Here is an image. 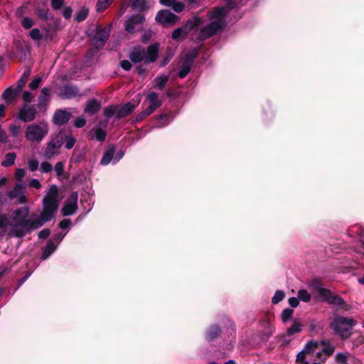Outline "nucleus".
I'll list each match as a JSON object with an SVG mask.
<instances>
[{"label":"nucleus","instance_id":"nucleus-4","mask_svg":"<svg viewBox=\"0 0 364 364\" xmlns=\"http://www.w3.org/2000/svg\"><path fill=\"white\" fill-rule=\"evenodd\" d=\"M59 203L58 188L56 185H52L43 199V210L40 213V217L35 219V224L38 225V228L54 218Z\"/></svg>","mask_w":364,"mask_h":364},{"label":"nucleus","instance_id":"nucleus-16","mask_svg":"<svg viewBox=\"0 0 364 364\" xmlns=\"http://www.w3.org/2000/svg\"><path fill=\"white\" fill-rule=\"evenodd\" d=\"M221 333V328L218 325H211L205 332V339L211 342L218 338Z\"/></svg>","mask_w":364,"mask_h":364},{"label":"nucleus","instance_id":"nucleus-26","mask_svg":"<svg viewBox=\"0 0 364 364\" xmlns=\"http://www.w3.org/2000/svg\"><path fill=\"white\" fill-rule=\"evenodd\" d=\"M78 206H75L73 204H69L65 201V203L61 209V213L63 216H69L74 215L77 210Z\"/></svg>","mask_w":364,"mask_h":364},{"label":"nucleus","instance_id":"nucleus-13","mask_svg":"<svg viewBox=\"0 0 364 364\" xmlns=\"http://www.w3.org/2000/svg\"><path fill=\"white\" fill-rule=\"evenodd\" d=\"M110 33V28L105 27L97 31L94 38L93 43L97 48L103 47L105 43L107 41Z\"/></svg>","mask_w":364,"mask_h":364},{"label":"nucleus","instance_id":"nucleus-35","mask_svg":"<svg viewBox=\"0 0 364 364\" xmlns=\"http://www.w3.org/2000/svg\"><path fill=\"white\" fill-rule=\"evenodd\" d=\"M318 347V343L317 341L311 340L309 341L304 346L303 349L304 352L308 354L313 353L317 348Z\"/></svg>","mask_w":364,"mask_h":364},{"label":"nucleus","instance_id":"nucleus-5","mask_svg":"<svg viewBox=\"0 0 364 364\" xmlns=\"http://www.w3.org/2000/svg\"><path fill=\"white\" fill-rule=\"evenodd\" d=\"M357 324V321L353 318L334 315L330 327L343 340L348 338L352 334V328Z\"/></svg>","mask_w":364,"mask_h":364},{"label":"nucleus","instance_id":"nucleus-24","mask_svg":"<svg viewBox=\"0 0 364 364\" xmlns=\"http://www.w3.org/2000/svg\"><path fill=\"white\" fill-rule=\"evenodd\" d=\"M57 245H55L52 240H48L46 246L43 248L41 254V259L45 260L48 259L56 250Z\"/></svg>","mask_w":364,"mask_h":364},{"label":"nucleus","instance_id":"nucleus-54","mask_svg":"<svg viewBox=\"0 0 364 364\" xmlns=\"http://www.w3.org/2000/svg\"><path fill=\"white\" fill-rule=\"evenodd\" d=\"M25 170L23 168H17L16 171L15 178L18 182L22 181V178L25 176Z\"/></svg>","mask_w":364,"mask_h":364},{"label":"nucleus","instance_id":"nucleus-39","mask_svg":"<svg viewBox=\"0 0 364 364\" xmlns=\"http://www.w3.org/2000/svg\"><path fill=\"white\" fill-rule=\"evenodd\" d=\"M285 298V293L282 290H277L274 296L272 298V302L274 304H277Z\"/></svg>","mask_w":364,"mask_h":364},{"label":"nucleus","instance_id":"nucleus-31","mask_svg":"<svg viewBox=\"0 0 364 364\" xmlns=\"http://www.w3.org/2000/svg\"><path fill=\"white\" fill-rule=\"evenodd\" d=\"M16 155L14 152L7 153L5 155V159L2 161L1 166L4 167H9L14 164Z\"/></svg>","mask_w":364,"mask_h":364},{"label":"nucleus","instance_id":"nucleus-7","mask_svg":"<svg viewBox=\"0 0 364 364\" xmlns=\"http://www.w3.org/2000/svg\"><path fill=\"white\" fill-rule=\"evenodd\" d=\"M201 23L202 19L200 17L195 16L182 27L174 30L172 33V38L174 40L180 41L186 34H188L191 29H193L195 27L200 26Z\"/></svg>","mask_w":364,"mask_h":364},{"label":"nucleus","instance_id":"nucleus-58","mask_svg":"<svg viewBox=\"0 0 364 364\" xmlns=\"http://www.w3.org/2000/svg\"><path fill=\"white\" fill-rule=\"evenodd\" d=\"M20 129H21L20 126L16 125V124H11L10 128H9L11 134L14 136H16L18 135V134L19 133Z\"/></svg>","mask_w":364,"mask_h":364},{"label":"nucleus","instance_id":"nucleus-1","mask_svg":"<svg viewBox=\"0 0 364 364\" xmlns=\"http://www.w3.org/2000/svg\"><path fill=\"white\" fill-rule=\"evenodd\" d=\"M29 209L20 207L11 212L9 217L10 229L7 235L9 237L21 238L29 234L32 230L38 229L35 219L29 218Z\"/></svg>","mask_w":364,"mask_h":364},{"label":"nucleus","instance_id":"nucleus-45","mask_svg":"<svg viewBox=\"0 0 364 364\" xmlns=\"http://www.w3.org/2000/svg\"><path fill=\"white\" fill-rule=\"evenodd\" d=\"M55 171L58 177H60L64 173V164L63 161H58L55 165Z\"/></svg>","mask_w":364,"mask_h":364},{"label":"nucleus","instance_id":"nucleus-61","mask_svg":"<svg viewBox=\"0 0 364 364\" xmlns=\"http://www.w3.org/2000/svg\"><path fill=\"white\" fill-rule=\"evenodd\" d=\"M289 304L292 308H296L299 304V301L298 297H291L289 299Z\"/></svg>","mask_w":364,"mask_h":364},{"label":"nucleus","instance_id":"nucleus-8","mask_svg":"<svg viewBox=\"0 0 364 364\" xmlns=\"http://www.w3.org/2000/svg\"><path fill=\"white\" fill-rule=\"evenodd\" d=\"M324 301L337 307V309H343L348 311L350 306L344 301V299L338 294H334L331 290L330 294H326V296L321 297Z\"/></svg>","mask_w":364,"mask_h":364},{"label":"nucleus","instance_id":"nucleus-49","mask_svg":"<svg viewBox=\"0 0 364 364\" xmlns=\"http://www.w3.org/2000/svg\"><path fill=\"white\" fill-rule=\"evenodd\" d=\"M21 24L23 26V28L28 29L33 26L34 21L32 18L26 17L22 19Z\"/></svg>","mask_w":364,"mask_h":364},{"label":"nucleus","instance_id":"nucleus-48","mask_svg":"<svg viewBox=\"0 0 364 364\" xmlns=\"http://www.w3.org/2000/svg\"><path fill=\"white\" fill-rule=\"evenodd\" d=\"M72 224V221L70 219L66 218L61 220L59 224L58 227L62 230H66L69 229L70 225Z\"/></svg>","mask_w":364,"mask_h":364},{"label":"nucleus","instance_id":"nucleus-11","mask_svg":"<svg viewBox=\"0 0 364 364\" xmlns=\"http://www.w3.org/2000/svg\"><path fill=\"white\" fill-rule=\"evenodd\" d=\"M134 109V105L128 102L124 105H110L107 107L103 114H131Z\"/></svg>","mask_w":364,"mask_h":364},{"label":"nucleus","instance_id":"nucleus-53","mask_svg":"<svg viewBox=\"0 0 364 364\" xmlns=\"http://www.w3.org/2000/svg\"><path fill=\"white\" fill-rule=\"evenodd\" d=\"M86 124V120L83 117H78L74 122V125L77 128H82Z\"/></svg>","mask_w":364,"mask_h":364},{"label":"nucleus","instance_id":"nucleus-19","mask_svg":"<svg viewBox=\"0 0 364 364\" xmlns=\"http://www.w3.org/2000/svg\"><path fill=\"white\" fill-rule=\"evenodd\" d=\"M311 287L318 292L320 297L326 296V294H330V289L323 288L322 282L318 278H315L311 281Z\"/></svg>","mask_w":364,"mask_h":364},{"label":"nucleus","instance_id":"nucleus-57","mask_svg":"<svg viewBox=\"0 0 364 364\" xmlns=\"http://www.w3.org/2000/svg\"><path fill=\"white\" fill-rule=\"evenodd\" d=\"M335 348L333 346H331V345H328V346H325L322 352H323L326 355L331 356L334 353Z\"/></svg>","mask_w":364,"mask_h":364},{"label":"nucleus","instance_id":"nucleus-21","mask_svg":"<svg viewBox=\"0 0 364 364\" xmlns=\"http://www.w3.org/2000/svg\"><path fill=\"white\" fill-rule=\"evenodd\" d=\"M77 95V90L73 86L65 85L60 89V96L70 99Z\"/></svg>","mask_w":364,"mask_h":364},{"label":"nucleus","instance_id":"nucleus-12","mask_svg":"<svg viewBox=\"0 0 364 364\" xmlns=\"http://www.w3.org/2000/svg\"><path fill=\"white\" fill-rule=\"evenodd\" d=\"M156 20L164 26L174 24L177 20V16L168 10H161L158 12Z\"/></svg>","mask_w":364,"mask_h":364},{"label":"nucleus","instance_id":"nucleus-60","mask_svg":"<svg viewBox=\"0 0 364 364\" xmlns=\"http://www.w3.org/2000/svg\"><path fill=\"white\" fill-rule=\"evenodd\" d=\"M65 235V234H63L62 232H58L54 235L52 241H53V242H57L56 245H58L63 240Z\"/></svg>","mask_w":364,"mask_h":364},{"label":"nucleus","instance_id":"nucleus-56","mask_svg":"<svg viewBox=\"0 0 364 364\" xmlns=\"http://www.w3.org/2000/svg\"><path fill=\"white\" fill-rule=\"evenodd\" d=\"M50 235V230L48 228H45L38 232V237L40 239H47Z\"/></svg>","mask_w":364,"mask_h":364},{"label":"nucleus","instance_id":"nucleus-59","mask_svg":"<svg viewBox=\"0 0 364 364\" xmlns=\"http://www.w3.org/2000/svg\"><path fill=\"white\" fill-rule=\"evenodd\" d=\"M63 5V0H51V6L54 9H60Z\"/></svg>","mask_w":364,"mask_h":364},{"label":"nucleus","instance_id":"nucleus-47","mask_svg":"<svg viewBox=\"0 0 364 364\" xmlns=\"http://www.w3.org/2000/svg\"><path fill=\"white\" fill-rule=\"evenodd\" d=\"M42 81H43V77H37L35 79H33L32 80V82L29 84V87L31 90H36V89H37L40 86V85L41 84Z\"/></svg>","mask_w":364,"mask_h":364},{"label":"nucleus","instance_id":"nucleus-52","mask_svg":"<svg viewBox=\"0 0 364 364\" xmlns=\"http://www.w3.org/2000/svg\"><path fill=\"white\" fill-rule=\"evenodd\" d=\"M105 118L104 119H102L99 122V123L95 127H100L102 129H105L107 127V124L109 123V119L111 117H113L114 115H105Z\"/></svg>","mask_w":364,"mask_h":364},{"label":"nucleus","instance_id":"nucleus-20","mask_svg":"<svg viewBox=\"0 0 364 364\" xmlns=\"http://www.w3.org/2000/svg\"><path fill=\"white\" fill-rule=\"evenodd\" d=\"M114 154L115 146L113 145H109L106 151L104 153L100 161V164L104 166L108 165L112 159H114Z\"/></svg>","mask_w":364,"mask_h":364},{"label":"nucleus","instance_id":"nucleus-33","mask_svg":"<svg viewBox=\"0 0 364 364\" xmlns=\"http://www.w3.org/2000/svg\"><path fill=\"white\" fill-rule=\"evenodd\" d=\"M294 314V310L289 308H287L284 309L282 312L281 319L284 323H286L287 321H290L292 318Z\"/></svg>","mask_w":364,"mask_h":364},{"label":"nucleus","instance_id":"nucleus-36","mask_svg":"<svg viewBox=\"0 0 364 364\" xmlns=\"http://www.w3.org/2000/svg\"><path fill=\"white\" fill-rule=\"evenodd\" d=\"M168 80V77L166 75L159 76L155 79L156 87L159 90H163Z\"/></svg>","mask_w":364,"mask_h":364},{"label":"nucleus","instance_id":"nucleus-46","mask_svg":"<svg viewBox=\"0 0 364 364\" xmlns=\"http://www.w3.org/2000/svg\"><path fill=\"white\" fill-rule=\"evenodd\" d=\"M28 168L31 171L33 172L38 168L39 163L37 159H29L28 161Z\"/></svg>","mask_w":364,"mask_h":364},{"label":"nucleus","instance_id":"nucleus-9","mask_svg":"<svg viewBox=\"0 0 364 364\" xmlns=\"http://www.w3.org/2000/svg\"><path fill=\"white\" fill-rule=\"evenodd\" d=\"M144 17L139 14L132 16L127 20L125 23V29L129 33H134L142 28Z\"/></svg>","mask_w":364,"mask_h":364},{"label":"nucleus","instance_id":"nucleus-10","mask_svg":"<svg viewBox=\"0 0 364 364\" xmlns=\"http://www.w3.org/2000/svg\"><path fill=\"white\" fill-rule=\"evenodd\" d=\"M47 132L38 125L33 124L28 127L26 137L30 141H39L42 140Z\"/></svg>","mask_w":364,"mask_h":364},{"label":"nucleus","instance_id":"nucleus-62","mask_svg":"<svg viewBox=\"0 0 364 364\" xmlns=\"http://www.w3.org/2000/svg\"><path fill=\"white\" fill-rule=\"evenodd\" d=\"M29 186L31 188H35L36 189H39L41 187V184L38 179L33 178L30 181Z\"/></svg>","mask_w":364,"mask_h":364},{"label":"nucleus","instance_id":"nucleus-51","mask_svg":"<svg viewBox=\"0 0 364 364\" xmlns=\"http://www.w3.org/2000/svg\"><path fill=\"white\" fill-rule=\"evenodd\" d=\"M348 357L343 353H338L336 355V361L338 363L346 364Z\"/></svg>","mask_w":364,"mask_h":364},{"label":"nucleus","instance_id":"nucleus-23","mask_svg":"<svg viewBox=\"0 0 364 364\" xmlns=\"http://www.w3.org/2000/svg\"><path fill=\"white\" fill-rule=\"evenodd\" d=\"M59 148L58 146L55 145L52 142L49 141L47 144L46 148L45 149V156L48 159H51L55 155L59 154Z\"/></svg>","mask_w":364,"mask_h":364},{"label":"nucleus","instance_id":"nucleus-64","mask_svg":"<svg viewBox=\"0 0 364 364\" xmlns=\"http://www.w3.org/2000/svg\"><path fill=\"white\" fill-rule=\"evenodd\" d=\"M121 65V67L124 70H129L132 68V64L129 61V60H124L121 62L120 63Z\"/></svg>","mask_w":364,"mask_h":364},{"label":"nucleus","instance_id":"nucleus-63","mask_svg":"<svg viewBox=\"0 0 364 364\" xmlns=\"http://www.w3.org/2000/svg\"><path fill=\"white\" fill-rule=\"evenodd\" d=\"M132 5L139 9H144V0H132Z\"/></svg>","mask_w":364,"mask_h":364},{"label":"nucleus","instance_id":"nucleus-6","mask_svg":"<svg viewBox=\"0 0 364 364\" xmlns=\"http://www.w3.org/2000/svg\"><path fill=\"white\" fill-rule=\"evenodd\" d=\"M159 44L154 43L148 47L147 51L143 48H135L129 55L130 60L134 63L144 60L145 63H152L158 58Z\"/></svg>","mask_w":364,"mask_h":364},{"label":"nucleus","instance_id":"nucleus-38","mask_svg":"<svg viewBox=\"0 0 364 364\" xmlns=\"http://www.w3.org/2000/svg\"><path fill=\"white\" fill-rule=\"evenodd\" d=\"M113 1V0H98L96 8L97 11L102 12L105 11Z\"/></svg>","mask_w":364,"mask_h":364},{"label":"nucleus","instance_id":"nucleus-44","mask_svg":"<svg viewBox=\"0 0 364 364\" xmlns=\"http://www.w3.org/2000/svg\"><path fill=\"white\" fill-rule=\"evenodd\" d=\"M30 37L35 41H39L42 38V34L41 33L39 29L33 28L29 32Z\"/></svg>","mask_w":364,"mask_h":364},{"label":"nucleus","instance_id":"nucleus-50","mask_svg":"<svg viewBox=\"0 0 364 364\" xmlns=\"http://www.w3.org/2000/svg\"><path fill=\"white\" fill-rule=\"evenodd\" d=\"M41 169L43 173H47L52 171L53 166L49 162L43 161L41 164Z\"/></svg>","mask_w":364,"mask_h":364},{"label":"nucleus","instance_id":"nucleus-3","mask_svg":"<svg viewBox=\"0 0 364 364\" xmlns=\"http://www.w3.org/2000/svg\"><path fill=\"white\" fill-rule=\"evenodd\" d=\"M59 203L58 188L56 185H52L43 199V210L40 213V217L35 219V224L38 225V228L54 218Z\"/></svg>","mask_w":364,"mask_h":364},{"label":"nucleus","instance_id":"nucleus-37","mask_svg":"<svg viewBox=\"0 0 364 364\" xmlns=\"http://www.w3.org/2000/svg\"><path fill=\"white\" fill-rule=\"evenodd\" d=\"M170 115H156V125L158 127H162L169 123L168 117Z\"/></svg>","mask_w":364,"mask_h":364},{"label":"nucleus","instance_id":"nucleus-17","mask_svg":"<svg viewBox=\"0 0 364 364\" xmlns=\"http://www.w3.org/2000/svg\"><path fill=\"white\" fill-rule=\"evenodd\" d=\"M100 102L95 99H92L87 102L84 112L85 114H95L100 111Z\"/></svg>","mask_w":364,"mask_h":364},{"label":"nucleus","instance_id":"nucleus-2","mask_svg":"<svg viewBox=\"0 0 364 364\" xmlns=\"http://www.w3.org/2000/svg\"><path fill=\"white\" fill-rule=\"evenodd\" d=\"M234 6V3L229 2L226 7H217L210 12L209 23L200 29L198 38L200 41H204L222 30L225 25V16Z\"/></svg>","mask_w":364,"mask_h":364},{"label":"nucleus","instance_id":"nucleus-42","mask_svg":"<svg viewBox=\"0 0 364 364\" xmlns=\"http://www.w3.org/2000/svg\"><path fill=\"white\" fill-rule=\"evenodd\" d=\"M298 299L304 302H309L311 300V295L306 289H301L298 291Z\"/></svg>","mask_w":364,"mask_h":364},{"label":"nucleus","instance_id":"nucleus-55","mask_svg":"<svg viewBox=\"0 0 364 364\" xmlns=\"http://www.w3.org/2000/svg\"><path fill=\"white\" fill-rule=\"evenodd\" d=\"M306 353L304 350L300 351L296 355V362H301L304 364H308V363L305 360Z\"/></svg>","mask_w":364,"mask_h":364},{"label":"nucleus","instance_id":"nucleus-14","mask_svg":"<svg viewBox=\"0 0 364 364\" xmlns=\"http://www.w3.org/2000/svg\"><path fill=\"white\" fill-rule=\"evenodd\" d=\"M149 102L148 107L143 112V114H150L154 112L160 105L161 101L159 100V96L156 92H151L147 97Z\"/></svg>","mask_w":364,"mask_h":364},{"label":"nucleus","instance_id":"nucleus-41","mask_svg":"<svg viewBox=\"0 0 364 364\" xmlns=\"http://www.w3.org/2000/svg\"><path fill=\"white\" fill-rule=\"evenodd\" d=\"M65 147L67 149H71L74 146V145L76 142V139L71 134H68L66 132V139H65Z\"/></svg>","mask_w":364,"mask_h":364},{"label":"nucleus","instance_id":"nucleus-30","mask_svg":"<svg viewBox=\"0 0 364 364\" xmlns=\"http://www.w3.org/2000/svg\"><path fill=\"white\" fill-rule=\"evenodd\" d=\"M94 132L95 139L100 141L103 142L107 136V132L100 127H95L91 130V132Z\"/></svg>","mask_w":364,"mask_h":364},{"label":"nucleus","instance_id":"nucleus-40","mask_svg":"<svg viewBox=\"0 0 364 364\" xmlns=\"http://www.w3.org/2000/svg\"><path fill=\"white\" fill-rule=\"evenodd\" d=\"M89 10L87 8L81 9L77 14H75V18L77 21L80 22L84 21L88 16Z\"/></svg>","mask_w":364,"mask_h":364},{"label":"nucleus","instance_id":"nucleus-43","mask_svg":"<svg viewBox=\"0 0 364 364\" xmlns=\"http://www.w3.org/2000/svg\"><path fill=\"white\" fill-rule=\"evenodd\" d=\"M77 200H78V193L77 191H73L71 193V194L68 197L65 202L68 203L69 204H73L75 206L77 205Z\"/></svg>","mask_w":364,"mask_h":364},{"label":"nucleus","instance_id":"nucleus-29","mask_svg":"<svg viewBox=\"0 0 364 364\" xmlns=\"http://www.w3.org/2000/svg\"><path fill=\"white\" fill-rule=\"evenodd\" d=\"M192 63L193 62L191 60H186L181 65V66L180 67L179 73H178V76L181 78L185 77L188 75V73L190 72L191 68L192 65Z\"/></svg>","mask_w":364,"mask_h":364},{"label":"nucleus","instance_id":"nucleus-15","mask_svg":"<svg viewBox=\"0 0 364 364\" xmlns=\"http://www.w3.org/2000/svg\"><path fill=\"white\" fill-rule=\"evenodd\" d=\"M50 91L48 87H43L41 90V95L38 97V108L39 112L46 111V107L50 101Z\"/></svg>","mask_w":364,"mask_h":364},{"label":"nucleus","instance_id":"nucleus-34","mask_svg":"<svg viewBox=\"0 0 364 364\" xmlns=\"http://www.w3.org/2000/svg\"><path fill=\"white\" fill-rule=\"evenodd\" d=\"M24 188V186L22 183H16L14 189L9 192V196L11 198H14L18 196L21 193L22 190Z\"/></svg>","mask_w":364,"mask_h":364},{"label":"nucleus","instance_id":"nucleus-25","mask_svg":"<svg viewBox=\"0 0 364 364\" xmlns=\"http://www.w3.org/2000/svg\"><path fill=\"white\" fill-rule=\"evenodd\" d=\"M9 226L10 227L9 217L0 210V237L4 235L6 230Z\"/></svg>","mask_w":364,"mask_h":364},{"label":"nucleus","instance_id":"nucleus-18","mask_svg":"<svg viewBox=\"0 0 364 364\" xmlns=\"http://www.w3.org/2000/svg\"><path fill=\"white\" fill-rule=\"evenodd\" d=\"M66 139V132L61 129L57 134L52 135L50 142L61 148Z\"/></svg>","mask_w":364,"mask_h":364},{"label":"nucleus","instance_id":"nucleus-27","mask_svg":"<svg viewBox=\"0 0 364 364\" xmlns=\"http://www.w3.org/2000/svg\"><path fill=\"white\" fill-rule=\"evenodd\" d=\"M302 325L296 319H294L292 325L287 329L286 336H291L302 331Z\"/></svg>","mask_w":364,"mask_h":364},{"label":"nucleus","instance_id":"nucleus-28","mask_svg":"<svg viewBox=\"0 0 364 364\" xmlns=\"http://www.w3.org/2000/svg\"><path fill=\"white\" fill-rule=\"evenodd\" d=\"M16 97V91L11 87L7 88L2 94V99L7 103L13 102Z\"/></svg>","mask_w":364,"mask_h":364},{"label":"nucleus","instance_id":"nucleus-32","mask_svg":"<svg viewBox=\"0 0 364 364\" xmlns=\"http://www.w3.org/2000/svg\"><path fill=\"white\" fill-rule=\"evenodd\" d=\"M71 115H53V121L57 125H63L70 120Z\"/></svg>","mask_w":364,"mask_h":364},{"label":"nucleus","instance_id":"nucleus-22","mask_svg":"<svg viewBox=\"0 0 364 364\" xmlns=\"http://www.w3.org/2000/svg\"><path fill=\"white\" fill-rule=\"evenodd\" d=\"M160 3L164 6L172 7L176 12H180L184 9V4L176 0H160Z\"/></svg>","mask_w":364,"mask_h":364}]
</instances>
